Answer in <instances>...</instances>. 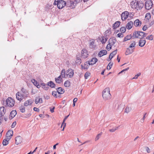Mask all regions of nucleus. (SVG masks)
I'll return each instance as SVG.
<instances>
[{
	"label": "nucleus",
	"instance_id": "nucleus-40",
	"mask_svg": "<svg viewBox=\"0 0 154 154\" xmlns=\"http://www.w3.org/2000/svg\"><path fill=\"white\" fill-rule=\"evenodd\" d=\"M153 38V35H150L149 36H147L146 38V39L150 40H152Z\"/></svg>",
	"mask_w": 154,
	"mask_h": 154
},
{
	"label": "nucleus",
	"instance_id": "nucleus-18",
	"mask_svg": "<svg viewBox=\"0 0 154 154\" xmlns=\"http://www.w3.org/2000/svg\"><path fill=\"white\" fill-rule=\"evenodd\" d=\"M95 41L94 40L89 42V48L91 49H95L96 48V45H94Z\"/></svg>",
	"mask_w": 154,
	"mask_h": 154
},
{
	"label": "nucleus",
	"instance_id": "nucleus-13",
	"mask_svg": "<svg viewBox=\"0 0 154 154\" xmlns=\"http://www.w3.org/2000/svg\"><path fill=\"white\" fill-rule=\"evenodd\" d=\"M97 59L96 58H93L90 61H88V64L89 65H93L95 64L97 61Z\"/></svg>",
	"mask_w": 154,
	"mask_h": 154
},
{
	"label": "nucleus",
	"instance_id": "nucleus-59",
	"mask_svg": "<svg viewBox=\"0 0 154 154\" xmlns=\"http://www.w3.org/2000/svg\"><path fill=\"white\" fill-rule=\"evenodd\" d=\"M82 0H75L74 1L76 5L77 4L79 3L80 2H82Z\"/></svg>",
	"mask_w": 154,
	"mask_h": 154
},
{
	"label": "nucleus",
	"instance_id": "nucleus-43",
	"mask_svg": "<svg viewBox=\"0 0 154 154\" xmlns=\"http://www.w3.org/2000/svg\"><path fill=\"white\" fill-rule=\"evenodd\" d=\"M102 133L101 132L97 135L95 139V141L97 140L100 137Z\"/></svg>",
	"mask_w": 154,
	"mask_h": 154
},
{
	"label": "nucleus",
	"instance_id": "nucleus-21",
	"mask_svg": "<svg viewBox=\"0 0 154 154\" xmlns=\"http://www.w3.org/2000/svg\"><path fill=\"white\" fill-rule=\"evenodd\" d=\"M121 23V22L119 21H117L112 26L113 29L115 30L117 27L119 26Z\"/></svg>",
	"mask_w": 154,
	"mask_h": 154
},
{
	"label": "nucleus",
	"instance_id": "nucleus-3",
	"mask_svg": "<svg viewBox=\"0 0 154 154\" xmlns=\"http://www.w3.org/2000/svg\"><path fill=\"white\" fill-rule=\"evenodd\" d=\"M6 105L10 107H13L15 103V101L14 99L10 97L6 99Z\"/></svg>",
	"mask_w": 154,
	"mask_h": 154
},
{
	"label": "nucleus",
	"instance_id": "nucleus-54",
	"mask_svg": "<svg viewBox=\"0 0 154 154\" xmlns=\"http://www.w3.org/2000/svg\"><path fill=\"white\" fill-rule=\"evenodd\" d=\"M29 101L28 100H26V101L24 104V105L25 106H28L29 105Z\"/></svg>",
	"mask_w": 154,
	"mask_h": 154
},
{
	"label": "nucleus",
	"instance_id": "nucleus-17",
	"mask_svg": "<svg viewBox=\"0 0 154 154\" xmlns=\"http://www.w3.org/2000/svg\"><path fill=\"white\" fill-rule=\"evenodd\" d=\"M56 90L59 94H63L65 92L64 89L60 87L56 88Z\"/></svg>",
	"mask_w": 154,
	"mask_h": 154
},
{
	"label": "nucleus",
	"instance_id": "nucleus-14",
	"mask_svg": "<svg viewBox=\"0 0 154 154\" xmlns=\"http://www.w3.org/2000/svg\"><path fill=\"white\" fill-rule=\"evenodd\" d=\"M67 73H68V75H69V77L71 78L74 75V70L71 69H69L66 71Z\"/></svg>",
	"mask_w": 154,
	"mask_h": 154
},
{
	"label": "nucleus",
	"instance_id": "nucleus-37",
	"mask_svg": "<svg viewBox=\"0 0 154 154\" xmlns=\"http://www.w3.org/2000/svg\"><path fill=\"white\" fill-rule=\"evenodd\" d=\"M65 70L64 69H63L61 71V75H61L62 78L65 77Z\"/></svg>",
	"mask_w": 154,
	"mask_h": 154
},
{
	"label": "nucleus",
	"instance_id": "nucleus-4",
	"mask_svg": "<svg viewBox=\"0 0 154 154\" xmlns=\"http://www.w3.org/2000/svg\"><path fill=\"white\" fill-rule=\"evenodd\" d=\"M143 32L136 31L133 32V36L134 38L142 39L144 38Z\"/></svg>",
	"mask_w": 154,
	"mask_h": 154
},
{
	"label": "nucleus",
	"instance_id": "nucleus-5",
	"mask_svg": "<svg viewBox=\"0 0 154 154\" xmlns=\"http://www.w3.org/2000/svg\"><path fill=\"white\" fill-rule=\"evenodd\" d=\"M153 4L152 1L147 0L145 3V8L146 9L149 10L151 9L152 7Z\"/></svg>",
	"mask_w": 154,
	"mask_h": 154
},
{
	"label": "nucleus",
	"instance_id": "nucleus-20",
	"mask_svg": "<svg viewBox=\"0 0 154 154\" xmlns=\"http://www.w3.org/2000/svg\"><path fill=\"white\" fill-rule=\"evenodd\" d=\"M141 22L139 19H136L134 22V24L136 27H138L141 26Z\"/></svg>",
	"mask_w": 154,
	"mask_h": 154
},
{
	"label": "nucleus",
	"instance_id": "nucleus-33",
	"mask_svg": "<svg viewBox=\"0 0 154 154\" xmlns=\"http://www.w3.org/2000/svg\"><path fill=\"white\" fill-rule=\"evenodd\" d=\"M4 139L3 141L2 144L3 146H6L9 143L8 141L9 140H7V139Z\"/></svg>",
	"mask_w": 154,
	"mask_h": 154
},
{
	"label": "nucleus",
	"instance_id": "nucleus-56",
	"mask_svg": "<svg viewBox=\"0 0 154 154\" xmlns=\"http://www.w3.org/2000/svg\"><path fill=\"white\" fill-rule=\"evenodd\" d=\"M69 116V115H68L67 116H65V118H64L63 122V123H66L65 122L66 121V120L67 119V118Z\"/></svg>",
	"mask_w": 154,
	"mask_h": 154
},
{
	"label": "nucleus",
	"instance_id": "nucleus-9",
	"mask_svg": "<svg viewBox=\"0 0 154 154\" xmlns=\"http://www.w3.org/2000/svg\"><path fill=\"white\" fill-rule=\"evenodd\" d=\"M82 57L84 58H85L88 57V51L86 49H83L81 51Z\"/></svg>",
	"mask_w": 154,
	"mask_h": 154
},
{
	"label": "nucleus",
	"instance_id": "nucleus-1",
	"mask_svg": "<svg viewBox=\"0 0 154 154\" xmlns=\"http://www.w3.org/2000/svg\"><path fill=\"white\" fill-rule=\"evenodd\" d=\"M102 96L104 100H108L111 98V95L110 93L109 88H105L103 91Z\"/></svg>",
	"mask_w": 154,
	"mask_h": 154
},
{
	"label": "nucleus",
	"instance_id": "nucleus-55",
	"mask_svg": "<svg viewBox=\"0 0 154 154\" xmlns=\"http://www.w3.org/2000/svg\"><path fill=\"white\" fill-rule=\"evenodd\" d=\"M141 75L140 73H139L136 75L133 78V79H137L138 77Z\"/></svg>",
	"mask_w": 154,
	"mask_h": 154
},
{
	"label": "nucleus",
	"instance_id": "nucleus-10",
	"mask_svg": "<svg viewBox=\"0 0 154 154\" xmlns=\"http://www.w3.org/2000/svg\"><path fill=\"white\" fill-rule=\"evenodd\" d=\"M116 38L114 37H112L110 38L108 41V42L109 43H110V44L112 45H113L116 42Z\"/></svg>",
	"mask_w": 154,
	"mask_h": 154
},
{
	"label": "nucleus",
	"instance_id": "nucleus-38",
	"mask_svg": "<svg viewBox=\"0 0 154 154\" xmlns=\"http://www.w3.org/2000/svg\"><path fill=\"white\" fill-rule=\"evenodd\" d=\"M130 36H128V35H127L124 38V39L123 41V42H125L127 41L130 40L131 39V37H130Z\"/></svg>",
	"mask_w": 154,
	"mask_h": 154
},
{
	"label": "nucleus",
	"instance_id": "nucleus-42",
	"mask_svg": "<svg viewBox=\"0 0 154 154\" xmlns=\"http://www.w3.org/2000/svg\"><path fill=\"white\" fill-rule=\"evenodd\" d=\"M69 2L70 3V6H72L73 5L74 6V8H75V6L76 5L75 4V3L74 1H72L70 0Z\"/></svg>",
	"mask_w": 154,
	"mask_h": 154
},
{
	"label": "nucleus",
	"instance_id": "nucleus-64",
	"mask_svg": "<svg viewBox=\"0 0 154 154\" xmlns=\"http://www.w3.org/2000/svg\"><path fill=\"white\" fill-rule=\"evenodd\" d=\"M55 107H54L50 109V111L52 113L54 112V109Z\"/></svg>",
	"mask_w": 154,
	"mask_h": 154
},
{
	"label": "nucleus",
	"instance_id": "nucleus-19",
	"mask_svg": "<svg viewBox=\"0 0 154 154\" xmlns=\"http://www.w3.org/2000/svg\"><path fill=\"white\" fill-rule=\"evenodd\" d=\"M107 54V51L106 50H101L100 51L98 54V56L101 57L102 56L106 55Z\"/></svg>",
	"mask_w": 154,
	"mask_h": 154
},
{
	"label": "nucleus",
	"instance_id": "nucleus-31",
	"mask_svg": "<svg viewBox=\"0 0 154 154\" xmlns=\"http://www.w3.org/2000/svg\"><path fill=\"white\" fill-rule=\"evenodd\" d=\"M5 113V108L4 107L2 106L0 107V116H2L3 114Z\"/></svg>",
	"mask_w": 154,
	"mask_h": 154
},
{
	"label": "nucleus",
	"instance_id": "nucleus-58",
	"mask_svg": "<svg viewBox=\"0 0 154 154\" xmlns=\"http://www.w3.org/2000/svg\"><path fill=\"white\" fill-rule=\"evenodd\" d=\"M106 33H107L109 34H110L111 33V29L110 28L108 29L106 31Z\"/></svg>",
	"mask_w": 154,
	"mask_h": 154
},
{
	"label": "nucleus",
	"instance_id": "nucleus-49",
	"mask_svg": "<svg viewBox=\"0 0 154 154\" xmlns=\"http://www.w3.org/2000/svg\"><path fill=\"white\" fill-rule=\"evenodd\" d=\"M20 110L22 113H23L25 112V107L24 106H21L20 107Z\"/></svg>",
	"mask_w": 154,
	"mask_h": 154
},
{
	"label": "nucleus",
	"instance_id": "nucleus-7",
	"mask_svg": "<svg viewBox=\"0 0 154 154\" xmlns=\"http://www.w3.org/2000/svg\"><path fill=\"white\" fill-rule=\"evenodd\" d=\"M129 13L127 11L123 12L121 15V19L122 20H125L129 16Z\"/></svg>",
	"mask_w": 154,
	"mask_h": 154
},
{
	"label": "nucleus",
	"instance_id": "nucleus-34",
	"mask_svg": "<svg viewBox=\"0 0 154 154\" xmlns=\"http://www.w3.org/2000/svg\"><path fill=\"white\" fill-rule=\"evenodd\" d=\"M113 65V63L110 62L108 65L106 69L107 70H109L112 68V66Z\"/></svg>",
	"mask_w": 154,
	"mask_h": 154
},
{
	"label": "nucleus",
	"instance_id": "nucleus-61",
	"mask_svg": "<svg viewBox=\"0 0 154 154\" xmlns=\"http://www.w3.org/2000/svg\"><path fill=\"white\" fill-rule=\"evenodd\" d=\"M147 29V26L146 25H145L143 27L142 30L144 31H145Z\"/></svg>",
	"mask_w": 154,
	"mask_h": 154
},
{
	"label": "nucleus",
	"instance_id": "nucleus-45",
	"mask_svg": "<svg viewBox=\"0 0 154 154\" xmlns=\"http://www.w3.org/2000/svg\"><path fill=\"white\" fill-rule=\"evenodd\" d=\"M102 38L101 42L102 44H104L106 42L107 39H106V40H105L104 36L102 37Z\"/></svg>",
	"mask_w": 154,
	"mask_h": 154
},
{
	"label": "nucleus",
	"instance_id": "nucleus-62",
	"mask_svg": "<svg viewBox=\"0 0 154 154\" xmlns=\"http://www.w3.org/2000/svg\"><path fill=\"white\" fill-rule=\"evenodd\" d=\"M146 113L144 115V116H143V118L142 119H141V122H144V120L145 119V116L146 115Z\"/></svg>",
	"mask_w": 154,
	"mask_h": 154
},
{
	"label": "nucleus",
	"instance_id": "nucleus-28",
	"mask_svg": "<svg viewBox=\"0 0 154 154\" xmlns=\"http://www.w3.org/2000/svg\"><path fill=\"white\" fill-rule=\"evenodd\" d=\"M42 86L43 88L45 90H48L49 87L48 86L47 84H46L44 83H41L40 84V86Z\"/></svg>",
	"mask_w": 154,
	"mask_h": 154
},
{
	"label": "nucleus",
	"instance_id": "nucleus-47",
	"mask_svg": "<svg viewBox=\"0 0 154 154\" xmlns=\"http://www.w3.org/2000/svg\"><path fill=\"white\" fill-rule=\"evenodd\" d=\"M57 91H53L52 92V95L55 97L56 98H57Z\"/></svg>",
	"mask_w": 154,
	"mask_h": 154
},
{
	"label": "nucleus",
	"instance_id": "nucleus-6",
	"mask_svg": "<svg viewBox=\"0 0 154 154\" xmlns=\"http://www.w3.org/2000/svg\"><path fill=\"white\" fill-rule=\"evenodd\" d=\"M25 95L19 92H18L16 94V98L17 99L20 101H21L24 98Z\"/></svg>",
	"mask_w": 154,
	"mask_h": 154
},
{
	"label": "nucleus",
	"instance_id": "nucleus-30",
	"mask_svg": "<svg viewBox=\"0 0 154 154\" xmlns=\"http://www.w3.org/2000/svg\"><path fill=\"white\" fill-rule=\"evenodd\" d=\"M134 52V50L133 49H130L129 48H128L127 49L125 54L126 55H129L130 54H132Z\"/></svg>",
	"mask_w": 154,
	"mask_h": 154
},
{
	"label": "nucleus",
	"instance_id": "nucleus-16",
	"mask_svg": "<svg viewBox=\"0 0 154 154\" xmlns=\"http://www.w3.org/2000/svg\"><path fill=\"white\" fill-rule=\"evenodd\" d=\"M117 52V49H116L111 53L109 57V59L107 60V61H110L114 56L116 54Z\"/></svg>",
	"mask_w": 154,
	"mask_h": 154
},
{
	"label": "nucleus",
	"instance_id": "nucleus-46",
	"mask_svg": "<svg viewBox=\"0 0 154 154\" xmlns=\"http://www.w3.org/2000/svg\"><path fill=\"white\" fill-rule=\"evenodd\" d=\"M133 43H132L130 45L129 48H131L133 47H134L136 45V42L135 41H132Z\"/></svg>",
	"mask_w": 154,
	"mask_h": 154
},
{
	"label": "nucleus",
	"instance_id": "nucleus-15",
	"mask_svg": "<svg viewBox=\"0 0 154 154\" xmlns=\"http://www.w3.org/2000/svg\"><path fill=\"white\" fill-rule=\"evenodd\" d=\"M133 25V22L132 21H130L126 24V27L127 29H130L132 28Z\"/></svg>",
	"mask_w": 154,
	"mask_h": 154
},
{
	"label": "nucleus",
	"instance_id": "nucleus-52",
	"mask_svg": "<svg viewBox=\"0 0 154 154\" xmlns=\"http://www.w3.org/2000/svg\"><path fill=\"white\" fill-rule=\"evenodd\" d=\"M84 65H85V66L84 67V69H85V70H87L89 66L90 65H88L87 63H85Z\"/></svg>",
	"mask_w": 154,
	"mask_h": 154
},
{
	"label": "nucleus",
	"instance_id": "nucleus-53",
	"mask_svg": "<svg viewBox=\"0 0 154 154\" xmlns=\"http://www.w3.org/2000/svg\"><path fill=\"white\" fill-rule=\"evenodd\" d=\"M119 127H116L115 128H112L109 130V131L110 132H113L115 131L116 130L118 129Z\"/></svg>",
	"mask_w": 154,
	"mask_h": 154
},
{
	"label": "nucleus",
	"instance_id": "nucleus-24",
	"mask_svg": "<svg viewBox=\"0 0 154 154\" xmlns=\"http://www.w3.org/2000/svg\"><path fill=\"white\" fill-rule=\"evenodd\" d=\"M31 82L37 88H39L40 87V85H39V83L35 79H32L31 80Z\"/></svg>",
	"mask_w": 154,
	"mask_h": 154
},
{
	"label": "nucleus",
	"instance_id": "nucleus-57",
	"mask_svg": "<svg viewBox=\"0 0 154 154\" xmlns=\"http://www.w3.org/2000/svg\"><path fill=\"white\" fill-rule=\"evenodd\" d=\"M145 148L147 151V152L148 153H149L150 152V149H149V148L147 146H146L145 147Z\"/></svg>",
	"mask_w": 154,
	"mask_h": 154
},
{
	"label": "nucleus",
	"instance_id": "nucleus-51",
	"mask_svg": "<svg viewBox=\"0 0 154 154\" xmlns=\"http://www.w3.org/2000/svg\"><path fill=\"white\" fill-rule=\"evenodd\" d=\"M81 60L79 57H77L76 59V63H79V64H80L81 63Z\"/></svg>",
	"mask_w": 154,
	"mask_h": 154
},
{
	"label": "nucleus",
	"instance_id": "nucleus-50",
	"mask_svg": "<svg viewBox=\"0 0 154 154\" xmlns=\"http://www.w3.org/2000/svg\"><path fill=\"white\" fill-rule=\"evenodd\" d=\"M123 33H118L116 35V37L119 38H122L124 35L122 34Z\"/></svg>",
	"mask_w": 154,
	"mask_h": 154
},
{
	"label": "nucleus",
	"instance_id": "nucleus-8",
	"mask_svg": "<svg viewBox=\"0 0 154 154\" xmlns=\"http://www.w3.org/2000/svg\"><path fill=\"white\" fill-rule=\"evenodd\" d=\"M13 131L10 130H8L6 134V139L8 140H10L11 138V137L13 136Z\"/></svg>",
	"mask_w": 154,
	"mask_h": 154
},
{
	"label": "nucleus",
	"instance_id": "nucleus-48",
	"mask_svg": "<svg viewBox=\"0 0 154 154\" xmlns=\"http://www.w3.org/2000/svg\"><path fill=\"white\" fill-rule=\"evenodd\" d=\"M131 109V108L127 107L125 109V112L126 113H128Z\"/></svg>",
	"mask_w": 154,
	"mask_h": 154
},
{
	"label": "nucleus",
	"instance_id": "nucleus-39",
	"mask_svg": "<svg viewBox=\"0 0 154 154\" xmlns=\"http://www.w3.org/2000/svg\"><path fill=\"white\" fill-rule=\"evenodd\" d=\"M125 27H121L120 29V31L122 33H124L126 31V29Z\"/></svg>",
	"mask_w": 154,
	"mask_h": 154
},
{
	"label": "nucleus",
	"instance_id": "nucleus-35",
	"mask_svg": "<svg viewBox=\"0 0 154 154\" xmlns=\"http://www.w3.org/2000/svg\"><path fill=\"white\" fill-rule=\"evenodd\" d=\"M131 7L132 8H136V5H135V2L134 1H132L131 3Z\"/></svg>",
	"mask_w": 154,
	"mask_h": 154
},
{
	"label": "nucleus",
	"instance_id": "nucleus-29",
	"mask_svg": "<svg viewBox=\"0 0 154 154\" xmlns=\"http://www.w3.org/2000/svg\"><path fill=\"white\" fill-rule=\"evenodd\" d=\"M17 112L16 110H12L10 114V116L11 117V119H13L16 115Z\"/></svg>",
	"mask_w": 154,
	"mask_h": 154
},
{
	"label": "nucleus",
	"instance_id": "nucleus-25",
	"mask_svg": "<svg viewBox=\"0 0 154 154\" xmlns=\"http://www.w3.org/2000/svg\"><path fill=\"white\" fill-rule=\"evenodd\" d=\"M47 85L48 87L50 86L52 88H54L55 87V84L52 81H50V82L47 83Z\"/></svg>",
	"mask_w": 154,
	"mask_h": 154
},
{
	"label": "nucleus",
	"instance_id": "nucleus-44",
	"mask_svg": "<svg viewBox=\"0 0 154 154\" xmlns=\"http://www.w3.org/2000/svg\"><path fill=\"white\" fill-rule=\"evenodd\" d=\"M90 73L89 72H86L84 75L85 78V79H87L88 76L90 75Z\"/></svg>",
	"mask_w": 154,
	"mask_h": 154
},
{
	"label": "nucleus",
	"instance_id": "nucleus-60",
	"mask_svg": "<svg viewBox=\"0 0 154 154\" xmlns=\"http://www.w3.org/2000/svg\"><path fill=\"white\" fill-rule=\"evenodd\" d=\"M16 122H14L11 126V127L12 128H14L15 126L16 125Z\"/></svg>",
	"mask_w": 154,
	"mask_h": 154
},
{
	"label": "nucleus",
	"instance_id": "nucleus-11",
	"mask_svg": "<svg viewBox=\"0 0 154 154\" xmlns=\"http://www.w3.org/2000/svg\"><path fill=\"white\" fill-rule=\"evenodd\" d=\"M15 143L17 145L20 144L22 141V138L20 136H17L15 137Z\"/></svg>",
	"mask_w": 154,
	"mask_h": 154
},
{
	"label": "nucleus",
	"instance_id": "nucleus-23",
	"mask_svg": "<svg viewBox=\"0 0 154 154\" xmlns=\"http://www.w3.org/2000/svg\"><path fill=\"white\" fill-rule=\"evenodd\" d=\"M21 91L23 94H22L25 95L24 98L26 97H28L29 93L26 89L23 88H22L21 89Z\"/></svg>",
	"mask_w": 154,
	"mask_h": 154
},
{
	"label": "nucleus",
	"instance_id": "nucleus-27",
	"mask_svg": "<svg viewBox=\"0 0 154 154\" xmlns=\"http://www.w3.org/2000/svg\"><path fill=\"white\" fill-rule=\"evenodd\" d=\"M55 79L56 82L58 84H60L62 82L63 80L61 75H60L57 78H55Z\"/></svg>",
	"mask_w": 154,
	"mask_h": 154
},
{
	"label": "nucleus",
	"instance_id": "nucleus-41",
	"mask_svg": "<svg viewBox=\"0 0 154 154\" xmlns=\"http://www.w3.org/2000/svg\"><path fill=\"white\" fill-rule=\"evenodd\" d=\"M145 18L149 20L151 18V14L149 13H148L146 14L145 16Z\"/></svg>",
	"mask_w": 154,
	"mask_h": 154
},
{
	"label": "nucleus",
	"instance_id": "nucleus-22",
	"mask_svg": "<svg viewBox=\"0 0 154 154\" xmlns=\"http://www.w3.org/2000/svg\"><path fill=\"white\" fill-rule=\"evenodd\" d=\"M146 41L145 39H140L139 42V45L141 47H143L146 43Z\"/></svg>",
	"mask_w": 154,
	"mask_h": 154
},
{
	"label": "nucleus",
	"instance_id": "nucleus-32",
	"mask_svg": "<svg viewBox=\"0 0 154 154\" xmlns=\"http://www.w3.org/2000/svg\"><path fill=\"white\" fill-rule=\"evenodd\" d=\"M70 83L68 80H67L65 81L64 83V85L65 87H68L70 86Z\"/></svg>",
	"mask_w": 154,
	"mask_h": 154
},
{
	"label": "nucleus",
	"instance_id": "nucleus-26",
	"mask_svg": "<svg viewBox=\"0 0 154 154\" xmlns=\"http://www.w3.org/2000/svg\"><path fill=\"white\" fill-rule=\"evenodd\" d=\"M43 102V100L41 98H40L39 96L36 97L35 100V103L36 104H37L38 103H42Z\"/></svg>",
	"mask_w": 154,
	"mask_h": 154
},
{
	"label": "nucleus",
	"instance_id": "nucleus-36",
	"mask_svg": "<svg viewBox=\"0 0 154 154\" xmlns=\"http://www.w3.org/2000/svg\"><path fill=\"white\" fill-rule=\"evenodd\" d=\"M112 45L110 44V43H108V45H107L106 47V49L108 51H109L112 48Z\"/></svg>",
	"mask_w": 154,
	"mask_h": 154
},
{
	"label": "nucleus",
	"instance_id": "nucleus-63",
	"mask_svg": "<svg viewBox=\"0 0 154 154\" xmlns=\"http://www.w3.org/2000/svg\"><path fill=\"white\" fill-rule=\"evenodd\" d=\"M33 110L34 111L36 112H38L39 111V109L36 107H34L33 108Z\"/></svg>",
	"mask_w": 154,
	"mask_h": 154
},
{
	"label": "nucleus",
	"instance_id": "nucleus-2",
	"mask_svg": "<svg viewBox=\"0 0 154 154\" xmlns=\"http://www.w3.org/2000/svg\"><path fill=\"white\" fill-rule=\"evenodd\" d=\"M66 2L63 0H55L54 3V5H57V8L59 9H62L66 5Z\"/></svg>",
	"mask_w": 154,
	"mask_h": 154
},
{
	"label": "nucleus",
	"instance_id": "nucleus-12",
	"mask_svg": "<svg viewBox=\"0 0 154 154\" xmlns=\"http://www.w3.org/2000/svg\"><path fill=\"white\" fill-rule=\"evenodd\" d=\"M144 6V4L141 1H137L136 3V8L137 7L139 9H141Z\"/></svg>",
	"mask_w": 154,
	"mask_h": 154
}]
</instances>
